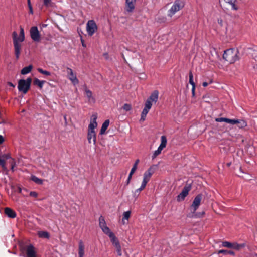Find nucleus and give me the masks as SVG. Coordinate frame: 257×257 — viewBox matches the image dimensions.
<instances>
[{
	"label": "nucleus",
	"instance_id": "1",
	"mask_svg": "<svg viewBox=\"0 0 257 257\" xmlns=\"http://www.w3.org/2000/svg\"><path fill=\"white\" fill-rule=\"evenodd\" d=\"M97 118V115L96 114H93L91 118L90 124L88 125V130L87 133V140L89 143L92 142L94 145L96 144V134L95 131V128L97 126V123L96 121Z\"/></svg>",
	"mask_w": 257,
	"mask_h": 257
},
{
	"label": "nucleus",
	"instance_id": "2",
	"mask_svg": "<svg viewBox=\"0 0 257 257\" xmlns=\"http://www.w3.org/2000/svg\"><path fill=\"white\" fill-rule=\"evenodd\" d=\"M13 36L15 54L17 59H18L20 56L21 47V44L20 43L23 42L25 39L24 31L23 28L21 27L20 28V33L19 37H18L17 33L16 32H13Z\"/></svg>",
	"mask_w": 257,
	"mask_h": 257
},
{
	"label": "nucleus",
	"instance_id": "3",
	"mask_svg": "<svg viewBox=\"0 0 257 257\" xmlns=\"http://www.w3.org/2000/svg\"><path fill=\"white\" fill-rule=\"evenodd\" d=\"M238 51L234 49H229L224 51L223 58L229 63L232 64L239 59Z\"/></svg>",
	"mask_w": 257,
	"mask_h": 257
},
{
	"label": "nucleus",
	"instance_id": "4",
	"mask_svg": "<svg viewBox=\"0 0 257 257\" xmlns=\"http://www.w3.org/2000/svg\"><path fill=\"white\" fill-rule=\"evenodd\" d=\"M184 6L183 0H176L174 1L171 8L168 11L167 15L171 18L176 13L181 10Z\"/></svg>",
	"mask_w": 257,
	"mask_h": 257
},
{
	"label": "nucleus",
	"instance_id": "5",
	"mask_svg": "<svg viewBox=\"0 0 257 257\" xmlns=\"http://www.w3.org/2000/svg\"><path fill=\"white\" fill-rule=\"evenodd\" d=\"M32 79L30 77L27 78L26 80L20 79L18 81V89L20 92H22L24 94L27 93L30 88Z\"/></svg>",
	"mask_w": 257,
	"mask_h": 257
},
{
	"label": "nucleus",
	"instance_id": "6",
	"mask_svg": "<svg viewBox=\"0 0 257 257\" xmlns=\"http://www.w3.org/2000/svg\"><path fill=\"white\" fill-rule=\"evenodd\" d=\"M97 26L94 20H89L86 24V31L89 36H92L97 30Z\"/></svg>",
	"mask_w": 257,
	"mask_h": 257
},
{
	"label": "nucleus",
	"instance_id": "7",
	"mask_svg": "<svg viewBox=\"0 0 257 257\" xmlns=\"http://www.w3.org/2000/svg\"><path fill=\"white\" fill-rule=\"evenodd\" d=\"M24 257H37L34 247L30 244L27 246L22 250Z\"/></svg>",
	"mask_w": 257,
	"mask_h": 257
},
{
	"label": "nucleus",
	"instance_id": "8",
	"mask_svg": "<svg viewBox=\"0 0 257 257\" xmlns=\"http://www.w3.org/2000/svg\"><path fill=\"white\" fill-rule=\"evenodd\" d=\"M30 34L31 39L35 42H39L40 40L41 35L36 26L31 28Z\"/></svg>",
	"mask_w": 257,
	"mask_h": 257
},
{
	"label": "nucleus",
	"instance_id": "9",
	"mask_svg": "<svg viewBox=\"0 0 257 257\" xmlns=\"http://www.w3.org/2000/svg\"><path fill=\"white\" fill-rule=\"evenodd\" d=\"M99 225L105 234L108 235L112 232L109 228L107 226L105 219L102 216H101L99 218Z\"/></svg>",
	"mask_w": 257,
	"mask_h": 257
},
{
	"label": "nucleus",
	"instance_id": "10",
	"mask_svg": "<svg viewBox=\"0 0 257 257\" xmlns=\"http://www.w3.org/2000/svg\"><path fill=\"white\" fill-rule=\"evenodd\" d=\"M67 73L68 79L74 85H76L79 83V80L71 68L67 67Z\"/></svg>",
	"mask_w": 257,
	"mask_h": 257
},
{
	"label": "nucleus",
	"instance_id": "11",
	"mask_svg": "<svg viewBox=\"0 0 257 257\" xmlns=\"http://www.w3.org/2000/svg\"><path fill=\"white\" fill-rule=\"evenodd\" d=\"M202 198V195L201 194H198L194 198L193 203L191 205V208L193 209V212H195L199 207L201 199Z\"/></svg>",
	"mask_w": 257,
	"mask_h": 257
},
{
	"label": "nucleus",
	"instance_id": "12",
	"mask_svg": "<svg viewBox=\"0 0 257 257\" xmlns=\"http://www.w3.org/2000/svg\"><path fill=\"white\" fill-rule=\"evenodd\" d=\"M191 189L190 186H185L181 192L177 196V200L178 201H181L184 200L185 198L188 195L189 191Z\"/></svg>",
	"mask_w": 257,
	"mask_h": 257
},
{
	"label": "nucleus",
	"instance_id": "13",
	"mask_svg": "<svg viewBox=\"0 0 257 257\" xmlns=\"http://www.w3.org/2000/svg\"><path fill=\"white\" fill-rule=\"evenodd\" d=\"M154 173V170L152 167H150L144 173L143 180L142 183L145 184H147L149 181L152 175Z\"/></svg>",
	"mask_w": 257,
	"mask_h": 257
},
{
	"label": "nucleus",
	"instance_id": "14",
	"mask_svg": "<svg viewBox=\"0 0 257 257\" xmlns=\"http://www.w3.org/2000/svg\"><path fill=\"white\" fill-rule=\"evenodd\" d=\"M84 90L85 95L87 98L88 103H94L95 102V99L93 96L92 92L88 89L86 85L84 86Z\"/></svg>",
	"mask_w": 257,
	"mask_h": 257
},
{
	"label": "nucleus",
	"instance_id": "15",
	"mask_svg": "<svg viewBox=\"0 0 257 257\" xmlns=\"http://www.w3.org/2000/svg\"><path fill=\"white\" fill-rule=\"evenodd\" d=\"M137 0H125V10L128 13H132L135 8Z\"/></svg>",
	"mask_w": 257,
	"mask_h": 257
},
{
	"label": "nucleus",
	"instance_id": "16",
	"mask_svg": "<svg viewBox=\"0 0 257 257\" xmlns=\"http://www.w3.org/2000/svg\"><path fill=\"white\" fill-rule=\"evenodd\" d=\"M151 107L152 104H150L149 102H145L144 108L141 113V121H144L145 120L146 115L149 110L151 108Z\"/></svg>",
	"mask_w": 257,
	"mask_h": 257
},
{
	"label": "nucleus",
	"instance_id": "17",
	"mask_svg": "<svg viewBox=\"0 0 257 257\" xmlns=\"http://www.w3.org/2000/svg\"><path fill=\"white\" fill-rule=\"evenodd\" d=\"M159 92L157 90L154 91L150 96L147 99L146 102H149L150 104L152 105V102L156 103L158 99Z\"/></svg>",
	"mask_w": 257,
	"mask_h": 257
},
{
	"label": "nucleus",
	"instance_id": "18",
	"mask_svg": "<svg viewBox=\"0 0 257 257\" xmlns=\"http://www.w3.org/2000/svg\"><path fill=\"white\" fill-rule=\"evenodd\" d=\"M139 162H140V161L139 159H137L135 161V163H134V164L129 173L128 177V178L126 181V185H128L130 183V181L132 178V175H133V174L135 173V172L137 170V166H138V165Z\"/></svg>",
	"mask_w": 257,
	"mask_h": 257
},
{
	"label": "nucleus",
	"instance_id": "19",
	"mask_svg": "<svg viewBox=\"0 0 257 257\" xmlns=\"http://www.w3.org/2000/svg\"><path fill=\"white\" fill-rule=\"evenodd\" d=\"M4 212L5 214L9 218H14L16 217V212L10 208H5Z\"/></svg>",
	"mask_w": 257,
	"mask_h": 257
},
{
	"label": "nucleus",
	"instance_id": "20",
	"mask_svg": "<svg viewBox=\"0 0 257 257\" xmlns=\"http://www.w3.org/2000/svg\"><path fill=\"white\" fill-rule=\"evenodd\" d=\"M108 236L109 237L111 242L115 247L120 245L118 239L112 232L109 234Z\"/></svg>",
	"mask_w": 257,
	"mask_h": 257
},
{
	"label": "nucleus",
	"instance_id": "21",
	"mask_svg": "<svg viewBox=\"0 0 257 257\" xmlns=\"http://www.w3.org/2000/svg\"><path fill=\"white\" fill-rule=\"evenodd\" d=\"M109 120H106L103 123L101 128V130H100V135H103L105 133L106 130H107V128H108V127L109 126Z\"/></svg>",
	"mask_w": 257,
	"mask_h": 257
},
{
	"label": "nucleus",
	"instance_id": "22",
	"mask_svg": "<svg viewBox=\"0 0 257 257\" xmlns=\"http://www.w3.org/2000/svg\"><path fill=\"white\" fill-rule=\"evenodd\" d=\"M78 254L79 257H83L84 254V245L82 241H80L79 243Z\"/></svg>",
	"mask_w": 257,
	"mask_h": 257
},
{
	"label": "nucleus",
	"instance_id": "23",
	"mask_svg": "<svg viewBox=\"0 0 257 257\" xmlns=\"http://www.w3.org/2000/svg\"><path fill=\"white\" fill-rule=\"evenodd\" d=\"M32 68L33 66L32 65H29V66L23 68L21 71V73L22 75L27 74L32 71Z\"/></svg>",
	"mask_w": 257,
	"mask_h": 257
},
{
	"label": "nucleus",
	"instance_id": "24",
	"mask_svg": "<svg viewBox=\"0 0 257 257\" xmlns=\"http://www.w3.org/2000/svg\"><path fill=\"white\" fill-rule=\"evenodd\" d=\"M167 143V140L165 136H162L161 137V144L159 147L164 149L166 147Z\"/></svg>",
	"mask_w": 257,
	"mask_h": 257
},
{
	"label": "nucleus",
	"instance_id": "25",
	"mask_svg": "<svg viewBox=\"0 0 257 257\" xmlns=\"http://www.w3.org/2000/svg\"><path fill=\"white\" fill-rule=\"evenodd\" d=\"M131 213V211H125L123 213V218L122 219V221L124 224L126 223L125 220L127 221L129 218L130 217Z\"/></svg>",
	"mask_w": 257,
	"mask_h": 257
},
{
	"label": "nucleus",
	"instance_id": "26",
	"mask_svg": "<svg viewBox=\"0 0 257 257\" xmlns=\"http://www.w3.org/2000/svg\"><path fill=\"white\" fill-rule=\"evenodd\" d=\"M38 235L40 238H49L50 237L49 233L47 231H39Z\"/></svg>",
	"mask_w": 257,
	"mask_h": 257
},
{
	"label": "nucleus",
	"instance_id": "27",
	"mask_svg": "<svg viewBox=\"0 0 257 257\" xmlns=\"http://www.w3.org/2000/svg\"><path fill=\"white\" fill-rule=\"evenodd\" d=\"M31 180L38 184H42L43 182V180L34 175L31 176Z\"/></svg>",
	"mask_w": 257,
	"mask_h": 257
},
{
	"label": "nucleus",
	"instance_id": "28",
	"mask_svg": "<svg viewBox=\"0 0 257 257\" xmlns=\"http://www.w3.org/2000/svg\"><path fill=\"white\" fill-rule=\"evenodd\" d=\"M34 83L35 85H38L40 88H42L44 83V81H41L38 78H35L34 81Z\"/></svg>",
	"mask_w": 257,
	"mask_h": 257
},
{
	"label": "nucleus",
	"instance_id": "29",
	"mask_svg": "<svg viewBox=\"0 0 257 257\" xmlns=\"http://www.w3.org/2000/svg\"><path fill=\"white\" fill-rule=\"evenodd\" d=\"M237 124H238V127L239 128H243L247 125L246 122L243 120L238 119Z\"/></svg>",
	"mask_w": 257,
	"mask_h": 257
},
{
	"label": "nucleus",
	"instance_id": "30",
	"mask_svg": "<svg viewBox=\"0 0 257 257\" xmlns=\"http://www.w3.org/2000/svg\"><path fill=\"white\" fill-rule=\"evenodd\" d=\"M245 246V244H238L237 243H233L232 248L236 250H239Z\"/></svg>",
	"mask_w": 257,
	"mask_h": 257
},
{
	"label": "nucleus",
	"instance_id": "31",
	"mask_svg": "<svg viewBox=\"0 0 257 257\" xmlns=\"http://www.w3.org/2000/svg\"><path fill=\"white\" fill-rule=\"evenodd\" d=\"M163 149L159 146L157 150L155 151L152 156V159H155L157 156H158L162 151Z\"/></svg>",
	"mask_w": 257,
	"mask_h": 257
},
{
	"label": "nucleus",
	"instance_id": "32",
	"mask_svg": "<svg viewBox=\"0 0 257 257\" xmlns=\"http://www.w3.org/2000/svg\"><path fill=\"white\" fill-rule=\"evenodd\" d=\"M9 163L11 165V170L14 172L15 170V167L16 166V162L13 158H11L9 161Z\"/></svg>",
	"mask_w": 257,
	"mask_h": 257
},
{
	"label": "nucleus",
	"instance_id": "33",
	"mask_svg": "<svg viewBox=\"0 0 257 257\" xmlns=\"http://www.w3.org/2000/svg\"><path fill=\"white\" fill-rule=\"evenodd\" d=\"M222 246L228 248H232L233 243L228 241H224L222 243Z\"/></svg>",
	"mask_w": 257,
	"mask_h": 257
},
{
	"label": "nucleus",
	"instance_id": "34",
	"mask_svg": "<svg viewBox=\"0 0 257 257\" xmlns=\"http://www.w3.org/2000/svg\"><path fill=\"white\" fill-rule=\"evenodd\" d=\"M44 5L46 7H52L53 5L52 0H43Z\"/></svg>",
	"mask_w": 257,
	"mask_h": 257
},
{
	"label": "nucleus",
	"instance_id": "35",
	"mask_svg": "<svg viewBox=\"0 0 257 257\" xmlns=\"http://www.w3.org/2000/svg\"><path fill=\"white\" fill-rule=\"evenodd\" d=\"M0 165L5 171L7 172L8 171L7 167L6 166V162L4 159H0Z\"/></svg>",
	"mask_w": 257,
	"mask_h": 257
},
{
	"label": "nucleus",
	"instance_id": "36",
	"mask_svg": "<svg viewBox=\"0 0 257 257\" xmlns=\"http://www.w3.org/2000/svg\"><path fill=\"white\" fill-rule=\"evenodd\" d=\"M38 71L40 72V73L45 75L46 76H50L51 73L48 71L44 70L42 68H38Z\"/></svg>",
	"mask_w": 257,
	"mask_h": 257
},
{
	"label": "nucleus",
	"instance_id": "37",
	"mask_svg": "<svg viewBox=\"0 0 257 257\" xmlns=\"http://www.w3.org/2000/svg\"><path fill=\"white\" fill-rule=\"evenodd\" d=\"M146 186V184H144L143 183H142L141 187L135 190V194H139L140 192L143 190L145 188Z\"/></svg>",
	"mask_w": 257,
	"mask_h": 257
},
{
	"label": "nucleus",
	"instance_id": "38",
	"mask_svg": "<svg viewBox=\"0 0 257 257\" xmlns=\"http://www.w3.org/2000/svg\"><path fill=\"white\" fill-rule=\"evenodd\" d=\"M189 83L192 86H195V84L193 81V75L191 71L189 72Z\"/></svg>",
	"mask_w": 257,
	"mask_h": 257
},
{
	"label": "nucleus",
	"instance_id": "39",
	"mask_svg": "<svg viewBox=\"0 0 257 257\" xmlns=\"http://www.w3.org/2000/svg\"><path fill=\"white\" fill-rule=\"evenodd\" d=\"M237 122H238V119H231L226 118V123L234 125V124H237Z\"/></svg>",
	"mask_w": 257,
	"mask_h": 257
},
{
	"label": "nucleus",
	"instance_id": "40",
	"mask_svg": "<svg viewBox=\"0 0 257 257\" xmlns=\"http://www.w3.org/2000/svg\"><path fill=\"white\" fill-rule=\"evenodd\" d=\"M122 108L126 111H130L132 109V106L131 104L125 103L123 105Z\"/></svg>",
	"mask_w": 257,
	"mask_h": 257
},
{
	"label": "nucleus",
	"instance_id": "41",
	"mask_svg": "<svg viewBox=\"0 0 257 257\" xmlns=\"http://www.w3.org/2000/svg\"><path fill=\"white\" fill-rule=\"evenodd\" d=\"M115 248L116 249L117 253L118 256H121L122 255V252H121V247L120 245L115 247Z\"/></svg>",
	"mask_w": 257,
	"mask_h": 257
},
{
	"label": "nucleus",
	"instance_id": "42",
	"mask_svg": "<svg viewBox=\"0 0 257 257\" xmlns=\"http://www.w3.org/2000/svg\"><path fill=\"white\" fill-rule=\"evenodd\" d=\"M226 118L224 117H219L215 118V121L216 122H226Z\"/></svg>",
	"mask_w": 257,
	"mask_h": 257
},
{
	"label": "nucleus",
	"instance_id": "43",
	"mask_svg": "<svg viewBox=\"0 0 257 257\" xmlns=\"http://www.w3.org/2000/svg\"><path fill=\"white\" fill-rule=\"evenodd\" d=\"M2 158L4 160L5 159H6V160L10 159V160H11V158H12L10 155L9 154L3 155L2 156Z\"/></svg>",
	"mask_w": 257,
	"mask_h": 257
},
{
	"label": "nucleus",
	"instance_id": "44",
	"mask_svg": "<svg viewBox=\"0 0 257 257\" xmlns=\"http://www.w3.org/2000/svg\"><path fill=\"white\" fill-rule=\"evenodd\" d=\"M221 253L223 254L224 255L227 254V250L222 249V250H219L217 252V254H221Z\"/></svg>",
	"mask_w": 257,
	"mask_h": 257
},
{
	"label": "nucleus",
	"instance_id": "45",
	"mask_svg": "<svg viewBox=\"0 0 257 257\" xmlns=\"http://www.w3.org/2000/svg\"><path fill=\"white\" fill-rule=\"evenodd\" d=\"M30 195L32 197L36 198L38 196V193L35 191H31L30 192Z\"/></svg>",
	"mask_w": 257,
	"mask_h": 257
},
{
	"label": "nucleus",
	"instance_id": "46",
	"mask_svg": "<svg viewBox=\"0 0 257 257\" xmlns=\"http://www.w3.org/2000/svg\"><path fill=\"white\" fill-rule=\"evenodd\" d=\"M18 190L19 193H22L23 195H25V194L22 192V191L27 192V190L26 189H22L20 186L18 187Z\"/></svg>",
	"mask_w": 257,
	"mask_h": 257
},
{
	"label": "nucleus",
	"instance_id": "47",
	"mask_svg": "<svg viewBox=\"0 0 257 257\" xmlns=\"http://www.w3.org/2000/svg\"><path fill=\"white\" fill-rule=\"evenodd\" d=\"M80 40L82 44V45L83 47H86V45L85 44L84 40L82 38V36H80Z\"/></svg>",
	"mask_w": 257,
	"mask_h": 257
},
{
	"label": "nucleus",
	"instance_id": "48",
	"mask_svg": "<svg viewBox=\"0 0 257 257\" xmlns=\"http://www.w3.org/2000/svg\"><path fill=\"white\" fill-rule=\"evenodd\" d=\"M230 5L232 6V9L233 10H237V8L236 7V5L234 4V1L232 2V4H231Z\"/></svg>",
	"mask_w": 257,
	"mask_h": 257
},
{
	"label": "nucleus",
	"instance_id": "49",
	"mask_svg": "<svg viewBox=\"0 0 257 257\" xmlns=\"http://www.w3.org/2000/svg\"><path fill=\"white\" fill-rule=\"evenodd\" d=\"M217 22H218V23L220 25V26H222L223 25V20L221 18H219L217 20Z\"/></svg>",
	"mask_w": 257,
	"mask_h": 257
},
{
	"label": "nucleus",
	"instance_id": "50",
	"mask_svg": "<svg viewBox=\"0 0 257 257\" xmlns=\"http://www.w3.org/2000/svg\"><path fill=\"white\" fill-rule=\"evenodd\" d=\"M195 86H193L192 87V90H191L193 96H195Z\"/></svg>",
	"mask_w": 257,
	"mask_h": 257
},
{
	"label": "nucleus",
	"instance_id": "51",
	"mask_svg": "<svg viewBox=\"0 0 257 257\" xmlns=\"http://www.w3.org/2000/svg\"><path fill=\"white\" fill-rule=\"evenodd\" d=\"M227 254L231 255H235V253L233 251H231V250H227Z\"/></svg>",
	"mask_w": 257,
	"mask_h": 257
},
{
	"label": "nucleus",
	"instance_id": "52",
	"mask_svg": "<svg viewBox=\"0 0 257 257\" xmlns=\"http://www.w3.org/2000/svg\"><path fill=\"white\" fill-rule=\"evenodd\" d=\"M4 137L2 135H0V144H2L4 142Z\"/></svg>",
	"mask_w": 257,
	"mask_h": 257
},
{
	"label": "nucleus",
	"instance_id": "53",
	"mask_svg": "<svg viewBox=\"0 0 257 257\" xmlns=\"http://www.w3.org/2000/svg\"><path fill=\"white\" fill-rule=\"evenodd\" d=\"M8 84L10 86H11V87H15V85H14L12 82H9Z\"/></svg>",
	"mask_w": 257,
	"mask_h": 257
},
{
	"label": "nucleus",
	"instance_id": "54",
	"mask_svg": "<svg viewBox=\"0 0 257 257\" xmlns=\"http://www.w3.org/2000/svg\"><path fill=\"white\" fill-rule=\"evenodd\" d=\"M29 13L32 14L33 13L32 7H29Z\"/></svg>",
	"mask_w": 257,
	"mask_h": 257
},
{
	"label": "nucleus",
	"instance_id": "55",
	"mask_svg": "<svg viewBox=\"0 0 257 257\" xmlns=\"http://www.w3.org/2000/svg\"><path fill=\"white\" fill-rule=\"evenodd\" d=\"M208 83L207 82H204L203 83V84H202V85H203V86H204V87H206V86H208Z\"/></svg>",
	"mask_w": 257,
	"mask_h": 257
},
{
	"label": "nucleus",
	"instance_id": "56",
	"mask_svg": "<svg viewBox=\"0 0 257 257\" xmlns=\"http://www.w3.org/2000/svg\"><path fill=\"white\" fill-rule=\"evenodd\" d=\"M27 2H28V5L29 8L32 7L31 4L30 0H27Z\"/></svg>",
	"mask_w": 257,
	"mask_h": 257
},
{
	"label": "nucleus",
	"instance_id": "57",
	"mask_svg": "<svg viewBox=\"0 0 257 257\" xmlns=\"http://www.w3.org/2000/svg\"><path fill=\"white\" fill-rule=\"evenodd\" d=\"M103 55H104V56L105 57V58L106 59H108V53H104V54H103Z\"/></svg>",
	"mask_w": 257,
	"mask_h": 257
},
{
	"label": "nucleus",
	"instance_id": "58",
	"mask_svg": "<svg viewBox=\"0 0 257 257\" xmlns=\"http://www.w3.org/2000/svg\"><path fill=\"white\" fill-rule=\"evenodd\" d=\"M230 165V163H228V164H227V166H229Z\"/></svg>",
	"mask_w": 257,
	"mask_h": 257
},
{
	"label": "nucleus",
	"instance_id": "59",
	"mask_svg": "<svg viewBox=\"0 0 257 257\" xmlns=\"http://www.w3.org/2000/svg\"><path fill=\"white\" fill-rule=\"evenodd\" d=\"M212 82V81L211 80L209 83H211Z\"/></svg>",
	"mask_w": 257,
	"mask_h": 257
}]
</instances>
